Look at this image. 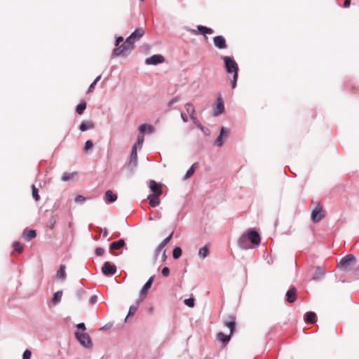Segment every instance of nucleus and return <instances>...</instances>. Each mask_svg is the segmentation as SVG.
Listing matches in <instances>:
<instances>
[{
	"label": "nucleus",
	"mask_w": 359,
	"mask_h": 359,
	"mask_svg": "<svg viewBox=\"0 0 359 359\" xmlns=\"http://www.w3.org/2000/svg\"><path fill=\"white\" fill-rule=\"evenodd\" d=\"M36 236V231L35 230H25L22 233V237L25 241H29Z\"/></svg>",
	"instance_id": "24"
},
{
	"label": "nucleus",
	"mask_w": 359,
	"mask_h": 359,
	"mask_svg": "<svg viewBox=\"0 0 359 359\" xmlns=\"http://www.w3.org/2000/svg\"><path fill=\"white\" fill-rule=\"evenodd\" d=\"M93 143L91 140H87L85 143V146H84V150L85 151H88L89 150H90L91 149H93Z\"/></svg>",
	"instance_id": "44"
},
{
	"label": "nucleus",
	"mask_w": 359,
	"mask_h": 359,
	"mask_svg": "<svg viewBox=\"0 0 359 359\" xmlns=\"http://www.w3.org/2000/svg\"><path fill=\"white\" fill-rule=\"evenodd\" d=\"M76 339L82 345L83 347L86 348H90L93 346V343L90 336L86 333H81L79 331L75 332L74 333Z\"/></svg>",
	"instance_id": "5"
},
{
	"label": "nucleus",
	"mask_w": 359,
	"mask_h": 359,
	"mask_svg": "<svg viewBox=\"0 0 359 359\" xmlns=\"http://www.w3.org/2000/svg\"><path fill=\"white\" fill-rule=\"evenodd\" d=\"M86 201V198L81 195H77L74 198V201L76 203L83 204Z\"/></svg>",
	"instance_id": "45"
},
{
	"label": "nucleus",
	"mask_w": 359,
	"mask_h": 359,
	"mask_svg": "<svg viewBox=\"0 0 359 359\" xmlns=\"http://www.w3.org/2000/svg\"><path fill=\"white\" fill-rule=\"evenodd\" d=\"M164 57L161 55H153L145 60V64L149 65H156L164 62Z\"/></svg>",
	"instance_id": "12"
},
{
	"label": "nucleus",
	"mask_w": 359,
	"mask_h": 359,
	"mask_svg": "<svg viewBox=\"0 0 359 359\" xmlns=\"http://www.w3.org/2000/svg\"><path fill=\"white\" fill-rule=\"evenodd\" d=\"M351 0H345L344 2V8H348L350 6V4H351Z\"/></svg>",
	"instance_id": "59"
},
{
	"label": "nucleus",
	"mask_w": 359,
	"mask_h": 359,
	"mask_svg": "<svg viewBox=\"0 0 359 359\" xmlns=\"http://www.w3.org/2000/svg\"><path fill=\"white\" fill-rule=\"evenodd\" d=\"M76 173L72 172V173H68V172H64L62 175L61 180L64 182L72 180Z\"/></svg>",
	"instance_id": "38"
},
{
	"label": "nucleus",
	"mask_w": 359,
	"mask_h": 359,
	"mask_svg": "<svg viewBox=\"0 0 359 359\" xmlns=\"http://www.w3.org/2000/svg\"><path fill=\"white\" fill-rule=\"evenodd\" d=\"M230 334L229 335L224 334L223 332H220L217 334L218 339L224 344H226L231 339Z\"/></svg>",
	"instance_id": "31"
},
{
	"label": "nucleus",
	"mask_w": 359,
	"mask_h": 359,
	"mask_svg": "<svg viewBox=\"0 0 359 359\" xmlns=\"http://www.w3.org/2000/svg\"><path fill=\"white\" fill-rule=\"evenodd\" d=\"M154 279V276H152L144 283V285H143L142 290L140 292V297L144 298L146 297L149 290L151 287V285L153 283Z\"/></svg>",
	"instance_id": "16"
},
{
	"label": "nucleus",
	"mask_w": 359,
	"mask_h": 359,
	"mask_svg": "<svg viewBox=\"0 0 359 359\" xmlns=\"http://www.w3.org/2000/svg\"><path fill=\"white\" fill-rule=\"evenodd\" d=\"M182 253V249L180 247H175L172 250V257L175 259H177L181 257Z\"/></svg>",
	"instance_id": "37"
},
{
	"label": "nucleus",
	"mask_w": 359,
	"mask_h": 359,
	"mask_svg": "<svg viewBox=\"0 0 359 359\" xmlns=\"http://www.w3.org/2000/svg\"><path fill=\"white\" fill-rule=\"evenodd\" d=\"M137 309H138V302L136 304L131 305L130 306L128 313L125 318L126 322L127 321V319L129 316H133L135 314V313L137 311Z\"/></svg>",
	"instance_id": "35"
},
{
	"label": "nucleus",
	"mask_w": 359,
	"mask_h": 359,
	"mask_svg": "<svg viewBox=\"0 0 359 359\" xmlns=\"http://www.w3.org/2000/svg\"><path fill=\"white\" fill-rule=\"evenodd\" d=\"M172 233H171L168 236L164 238L162 242L159 244V245L155 250V257H157L160 252L163 250V261H164L166 258L165 255V250H163L165 246L170 242L172 238Z\"/></svg>",
	"instance_id": "7"
},
{
	"label": "nucleus",
	"mask_w": 359,
	"mask_h": 359,
	"mask_svg": "<svg viewBox=\"0 0 359 359\" xmlns=\"http://www.w3.org/2000/svg\"><path fill=\"white\" fill-rule=\"evenodd\" d=\"M238 77V74L235 73V74L233 75V79L231 81V87L233 89L236 87Z\"/></svg>",
	"instance_id": "48"
},
{
	"label": "nucleus",
	"mask_w": 359,
	"mask_h": 359,
	"mask_svg": "<svg viewBox=\"0 0 359 359\" xmlns=\"http://www.w3.org/2000/svg\"><path fill=\"white\" fill-rule=\"evenodd\" d=\"M355 257L353 255L349 254L341 258L337 264V267L344 270L348 271L351 266L355 263Z\"/></svg>",
	"instance_id": "4"
},
{
	"label": "nucleus",
	"mask_w": 359,
	"mask_h": 359,
	"mask_svg": "<svg viewBox=\"0 0 359 359\" xmlns=\"http://www.w3.org/2000/svg\"><path fill=\"white\" fill-rule=\"evenodd\" d=\"M209 252V248L207 245L203 246V248H200L198 251V255L201 259H205Z\"/></svg>",
	"instance_id": "33"
},
{
	"label": "nucleus",
	"mask_w": 359,
	"mask_h": 359,
	"mask_svg": "<svg viewBox=\"0 0 359 359\" xmlns=\"http://www.w3.org/2000/svg\"><path fill=\"white\" fill-rule=\"evenodd\" d=\"M214 46L219 49H225L227 44L225 38L223 36H216L213 38Z\"/></svg>",
	"instance_id": "15"
},
{
	"label": "nucleus",
	"mask_w": 359,
	"mask_h": 359,
	"mask_svg": "<svg viewBox=\"0 0 359 359\" xmlns=\"http://www.w3.org/2000/svg\"><path fill=\"white\" fill-rule=\"evenodd\" d=\"M96 229L100 233H102L103 237H107L108 236V230L106 228L102 229L100 227H97Z\"/></svg>",
	"instance_id": "50"
},
{
	"label": "nucleus",
	"mask_w": 359,
	"mask_h": 359,
	"mask_svg": "<svg viewBox=\"0 0 359 359\" xmlns=\"http://www.w3.org/2000/svg\"><path fill=\"white\" fill-rule=\"evenodd\" d=\"M179 100H180V97L178 96H176V97H173L168 103V107H171L175 103L177 102Z\"/></svg>",
	"instance_id": "52"
},
{
	"label": "nucleus",
	"mask_w": 359,
	"mask_h": 359,
	"mask_svg": "<svg viewBox=\"0 0 359 359\" xmlns=\"http://www.w3.org/2000/svg\"><path fill=\"white\" fill-rule=\"evenodd\" d=\"M95 252L97 256L100 257L104 254V250L102 248H97Z\"/></svg>",
	"instance_id": "53"
},
{
	"label": "nucleus",
	"mask_w": 359,
	"mask_h": 359,
	"mask_svg": "<svg viewBox=\"0 0 359 359\" xmlns=\"http://www.w3.org/2000/svg\"><path fill=\"white\" fill-rule=\"evenodd\" d=\"M76 327L79 329V330H86V325L83 323H80L79 324L76 325Z\"/></svg>",
	"instance_id": "55"
},
{
	"label": "nucleus",
	"mask_w": 359,
	"mask_h": 359,
	"mask_svg": "<svg viewBox=\"0 0 359 359\" xmlns=\"http://www.w3.org/2000/svg\"><path fill=\"white\" fill-rule=\"evenodd\" d=\"M62 296V290L57 291L56 292H55L53 294V296L51 299V302L53 304H59L61 302Z\"/></svg>",
	"instance_id": "30"
},
{
	"label": "nucleus",
	"mask_w": 359,
	"mask_h": 359,
	"mask_svg": "<svg viewBox=\"0 0 359 359\" xmlns=\"http://www.w3.org/2000/svg\"><path fill=\"white\" fill-rule=\"evenodd\" d=\"M185 29L187 32H189L193 34H195V35L203 34L205 36L206 34H212L214 32V30L212 28H210V27H205V26H203L201 25H197V29H191V28H189V27H185Z\"/></svg>",
	"instance_id": "6"
},
{
	"label": "nucleus",
	"mask_w": 359,
	"mask_h": 359,
	"mask_svg": "<svg viewBox=\"0 0 359 359\" xmlns=\"http://www.w3.org/2000/svg\"><path fill=\"white\" fill-rule=\"evenodd\" d=\"M32 355V352L29 349H26L23 354H22V359H30Z\"/></svg>",
	"instance_id": "47"
},
{
	"label": "nucleus",
	"mask_w": 359,
	"mask_h": 359,
	"mask_svg": "<svg viewBox=\"0 0 359 359\" xmlns=\"http://www.w3.org/2000/svg\"><path fill=\"white\" fill-rule=\"evenodd\" d=\"M161 273H162V275H163L164 277H167V276H169V273H170V269H169L168 266H164V267L162 269Z\"/></svg>",
	"instance_id": "51"
},
{
	"label": "nucleus",
	"mask_w": 359,
	"mask_h": 359,
	"mask_svg": "<svg viewBox=\"0 0 359 359\" xmlns=\"http://www.w3.org/2000/svg\"><path fill=\"white\" fill-rule=\"evenodd\" d=\"M322 207L318 204L311 212V220L314 223L319 222L324 217Z\"/></svg>",
	"instance_id": "8"
},
{
	"label": "nucleus",
	"mask_w": 359,
	"mask_h": 359,
	"mask_svg": "<svg viewBox=\"0 0 359 359\" xmlns=\"http://www.w3.org/2000/svg\"><path fill=\"white\" fill-rule=\"evenodd\" d=\"M144 30L142 28H137L130 34V36L135 41H137L144 36Z\"/></svg>",
	"instance_id": "21"
},
{
	"label": "nucleus",
	"mask_w": 359,
	"mask_h": 359,
	"mask_svg": "<svg viewBox=\"0 0 359 359\" xmlns=\"http://www.w3.org/2000/svg\"><path fill=\"white\" fill-rule=\"evenodd\" d=\"M196 166H197V163H195L189 168V170L187 171V172L184 177V180H187L192 176V175L194 172L195 168Z\"/></svg>",
	"instance_id": "34"
},
{
	"label": "nucleus",
	"mask_w": 359,
	"mask_h": 359,
	"mask_svg": "<svg viewBox=\"0 0 359 359\" xmlns=\"http://www.w3.org/2000/svg\"><path fill=\"white\" fill-rule=\"evenodd\" d=\"M127 44L128 46L132 50L133 48L134 43L136 42L135 40L132 39L130 36H128L124 41Z\"/></svg>",
	"instance_id": "41"
},
{
	"label": "nucleus",
	"mask_w": 359,
	"mask_h": 359,
	"mask_svg": "<svg viewBox=\"0 0 359 359\" xmlns=\"http://www.w3.org/2000/svg\"><path fill=\"white\" fill-rule=\"evenodd\" d=\"M137 160L129 158V161L123 165V168L126 170L128 177H131L135 173L137 167Z\"/></svg>",
	"instance_id": "10"
},
{
	"label": "nucleus",
	"mask_w": 359,
	"mask_h": 359,
	"mask_svg": "<svg viewBox=\"0 0 359 359\" xmlns=\"http://www.w3.org/2000/svg\"><path fill=\"white\" fill-rule=\"evenodd\" d=\"M126 245L124 239H120L117 241L112 242L109 245V250H119Z\"/></svg>",
	"instance_id": "23"
},
{
	"label": "nucleus",
	"mask_w": 359,
	"mask_h": 359,
	"mask_svg": "<svg viewBox=\"0 0 359 359\" xmlns=\"http://www.w3.org/2000/svg\"><path fill=\"white\" fill-rule=\"evenodd\" d=\"M261 238L254 229H250L243 233L238 241V246L243 250H248L259 245Z\"/></svg>",
	"instance_id": "1"
},
{
	"label": "nucleus",
	"mask_w": 359,
	"mask_h": 359,
	"mask_svg": "<svg viewBox=\"0 0 359 359\" xmlns=\"http://www.w3.org/2000/svg\"><path fill=\"white\" fill-rule=\"evenodd\" d=\"M105 199L109 203H114L117 200V194H114L112 191L108 190L105 193Z\"/></svg>",
	"instance_id": "28"
},
{
	"label": "nucleus",
	"mask_w": 359,
	"mask_h": 359,
	"mask_svg": "<svg viewBox=\"0 0 359 359\" xmlns=\"http://www.w3.org/2000/svg\"><path fill=\"white\" fill-rule=\"evenodd\" d=\"M304 320L306 323H314L316 321V314L315 312L309 311L304 315Z\"/></svg>",
	"instance_id": "25"
},
{
	"label": "nucleus",
	"mask_w": 359,
	"mask_h": 359,
	"mask_svg": "<svg viewBox=\"0 0 359 359\" xmlns=\"http://www.w3.org/2000/svg\"><path fill=\"white\" fill-rule=\"evenodd\" d=\"M57 215H52L48 222V226L50 229H53L55 227V225L57 222Z\"/></svg>",
	"instance_id": "36"
},
{
	"label": "nucleus",
	"mask_w": 359,
	"mask_h": 359,
	"mask_svg": "<svg viewBox=\"0 0 359 359\" xmlns=\"http://www.w3.org/2000/svg\"><path fill=\"white\" fill-rule=\"evenodd\" d=\"M149 189L154 194V195L160 196L161 195L162 187L160 184L157 183L155 180H150L149 182Z\"/></svg>",
	"instance_id": "17"
},
{
	"label": "nucleus",
	"mask_w": 359,
	"mask_h": 359,
	"mask_svg": "<svg viewBox=\"0 0 359 359\" xmlns=\"http://www.w3.org/2000/svg\"><path fill=\"white\" fill-rule=\"evenodd\" d=\"M100 79H101V75H99L95 78V79L93 81V82H95V83H97Z\"/></svg>",
	"instance_id": "60"
},
{
	"label": "nucleus",
	"mask_w": 359,
	"mask_h": 359,
	"mask_svg": "<svg viewBox=\"0 0 359 359\" xmlns=\"http://www.w3.org/2000/svg\"><path fill=\"white\" fill-rule=\"evenodd\" d=\"M13 246L15 251H17L19 253H21L23 250L22 247L20 245L19 242H14L13 244Z\"/></svg>",
	"instance_id": "46"
},
{
	"label": "nucleus",
	"mask_w": 359,
	"mask_h": 359,
	"mask_svg": "<svg viewBox=\"0 0 359 359\" xmlns=\"http://www.w3.org/2000/svg\"><path fill=\"white\" fill-rule=\"evenodd\" d=\"M181 118L183 122L187 123L188 121V117L184 113H181Z\"/></svg>",
	"instance_id": "58"
},
{
	"label": "nucleus",
	"mask_w": 359,
	"mask_h": 359,
	"mask_svg": "<svg viewBox=\"0 0 359 359\" xmlns=\"http://www.w3.org/2000/svg\"><path fill=\"white\" fill-rule=\"evenodd\" d=\"M129 158L133 159V160H137V153L136 146H133Z\"/></svg>",
	"instance_id": "42"
},
{
	"label": "nucleus",
	"mask_w": 359,
	"mask_h": 359,
	"mask_svg": "<svg viewBox=\"0 0 359 359\" xmlns=\"http://www.w3.org/2000/svg\"><path fill=\"white\" fill-rule=\"evenodd\" d=\"M229 133V130L225 127H222L220 129L219 135L215 140V144L219 147H221L224 144L223 137L226 136Z\"/></svg>",
	"instance_id": "14"
},
{
	"label": "nucleus",
	"mask_w": 359,
	"mask_h": 359,
	"mask_svg": "<svg viewBox=\"0 0 359 359\" xmlns=\"http://www.w3.org/2000/svg\"><path fill=\"white\" fill-rule=\"evenodd\" d=\"M224 324L230 330V335H231L236 327V317L233 315H229L224 320Z\"/></svg>",
	"instance_id": "13"
},
{
	"label": "nucleus",
	"mask_w": 359,
	"mask_h": 359,
	"mask_svg": "<svg viewBox=\"0 0 359 359\" xmlns=\"http://www.w3.org/2000/svg\"><path fill=\"white\" fill-rule=\"evenodd\" d=\"M131 49L127 46L126 42H123L119 47L114 48L112 51L113 57H118L121 55L123 53Z\"/></svg>",
	"instance_id": "18"
},
{
	"label": "nucleus",
	"mask_w": 359,
	"mask_h": 359,
	"mask_svg": "<svg viewBox=\"0 0 359 359\" xmlns=\"http://www.w3.org/2000/svg\"><path fill=\"white\" fill-rule=\"evenodd\" d=\"M159 196L154 195V194H149L147 196V200L149 201V205L154 208L158 206L160 204V199L158 198Z\"/></svg>",
	"instance_id": "22"
},
{
	"label": "nucleus",
	"mask_w": 359,
	"mask_h": 359,
	"mask_svg": "<svg viewBox=\"0 0 359 359\" xmlns=\"http://www.w3.org/2000/svg\"><path fill=\"white\" fill-rule=\"evenodd\" d=\"M98 238H99V236H95V237L94 238V239H95V241H97V240H98Z\"/></svg>",
	"instance_id": "61"
},
{
	"label": "nucleus",
	"mask_w": 359,
	"mask_h": 359,
	"mask_svg": "<svg viewBox=\"0 0 359 359\" xmlns=\"http://www.w3.org/2000/svg\"><path fill=\"white\" fill-rule=\"evenodd\" d=\"M97 297L96 295H93L91 296V297L90 298V302L91 304H95L97 302Z\"/></svg>",
	"instance_id": "56"
},
{
	"label": "nucleus",
	"mask_w": 359,
	"mask_h": 359,
	"mask_svg": "<svg viewBox=\"0 0 359 359\" xmlns=\"http://www.w3.org/2000/svg\"><path fill=\"white\" fill-rule=\"evenodd\" d=\"M141 1H143L144 0H140Z\"/></svg>",
	"instance_id": "62"
},
{
	"label": "nucleus",
	"mask_w": 359,
	"mask_h": 359,
	"mask_svg": "<svg viewBox=\"0 0 359 359\" xmlns=\"http://www.w3.org/2000/svg\"><path fill=\"white\" fill-rule=\"evenodd\" d=\"M184 303L187 306L192 308L194 306V299L193 298H188L184 300Z\"/></svg>",
	"instance_id": "43"
},
{
	"label": "nucleus",
	"mask_w": 359,
	"mask_h": 359,
	"mask_svg": "<svg viewBox=\"0 0 359 359\" xmlns=\"http://www.w3.org/2000/svg\"><path fill=\"white\" fill-rule=\"evenodd\" d=\"M86 108V102L83 100L81 101L80 103L76 106V113L78 114H82Z\"/></svg>",
	"instance_id": "32"
},
{
	"label": "nucleus",
	"mask_w": 359,
	"mask_h": 359,
	"mask_svg": "<svg viewBox=\"0 0 359 359\" xmlns=\"http://www.w3.org/2000/svg\"><path fill=\"white\" fill-rule=\"evenodd\" d=\"M296 288L294 287H290L286 292L287 301L289 303H293L297 298Z\"/></svg>",
	"instance_id": "20"
},
{
	"label": "nucleus",
	"mask_w": 359,
	"mask_h": 359,
	"mask_svg": "<svg viewBox=\"0 0 359 359\" xmlns=\"http://www.w3.org/2000/svg\"><path fill=\"white\" fill-rule=\"evenodd\" d=\"M85 293V290L83 289H79L76 291V297L78 298L79 300H81L82 299V297L83 295V294Z\"/></svg>",
	"instance_id": "49"
},
{
	"label": "nucleus",
	"mask_w": 359,
	"mask_h": 359,
	"mask_svg": "<svg viewBox=\"0 0 359 359\" xmlns=\"http://www.w3.org/2000/svg\"><path fill=\"white\" fill-rule=\"evenodd\" d=\"M57 279L65 280L66 279L65 266L60 265V269L57 270L56 273Z\"/></svg>",
	"instance_id": "29"
},
{
	"label": "nucleus",
	"mask_w": 359,
	"mask_h": 359,
	"mask_svg": "<svg viewBox=\"0 0 359 359\" xmlns=\"http://www.w3.org/2000/svg\"><path fill=\"white\" fill-rule=\"evenodd\" d=\"M116 271V265L111 264L109 262H105L102 267V272L104 276L114 275Z\"/></svg>",
	"instance_id": "11"
},
{
	"label": "nucleus",
	"mask_w": 359,
	"mask_h": 359,
	"mask_svg": "<svg viewBox=\"0 0 359 359\" xmlns=\"http://www.w3.org/2000/svg\"><path fill=\"white\" fill-rule=\"evenodd\" d=\"M94 128V124L91 121H83L81 123L79 126V129L81 131L84 132L87 130L92 129Z\"/></svg>",
	"instance_id": "26"
},
{
	"label": "nucleus",
	"mask_w": 359,
	"mask_h": 359,
	"mask_svg": "<svg viewBox=\"0 0 359 359\" xmlns=\"http://www.w3.org/2000/svg\"><path fill=\"white\" fill-rule=\"evenodd\" d=\"M95 85H96L95 82H93V83L90 85V86H89V88H88V93L92 92V91L94 90Z\"/></svg>",
	"instance_id": "57"
},
{
	"label": "nucleus",
	"mask_w": 359,
	"mask_h": 359,
	"mask_svg": "<svg viewBox=\"0 0 359 359\" xmlns=\"http://www.w3.org/2000/svg\"><path fill=\"white\" fill-rule=\"evenodd\" d=\"M32 197L36 201H39L40 199V196L39 195V190L38 189L34 186H32Z\"/></svg>",
	"instance_id": "39"
},
{
	"label": "nucleus",
	"mask_w": 359,
	"mask_h": 359,
	"mask_svg": "<svg viewBox=\"0 0 359 359\" xmlns=\"http://www.w3.org/2000/svg\"><path fill=\"white\" fill-rule=\"evenodd\" d=\"M123 41V36H118L116 38L115 46H118L121 42Z\"/></svg>",
	"instance_id": "54"
},
{
	"label": "nucleus",
	"mask_w": 359,
	"mask_h": 359,
	"mask_svg": "<svg viewBox=\"0 0 359 359\" xmlns=\"http://www.w3.org/2000/svg\"><path fill=\"white\" fill-rule=\"evenodd\" d=\"M143 142H144V136L139 135L136 143L133 146H136V149H137V148L141 149L142 147Z\"/></svg>",
	"instance_id": "40"
},
{
	"label": "nucleus",
	"mask_w": 359,
	"mask_h": 359,
	"mask_svg": "<svg viewBox=\"0 0 359 359\" xmlns=\"http://www.w3.org/2000/svg\"><path fill=\"white\" fill-rule=\"evenodd\" d=\"M325 274V271L324 269L320 266H317L313 274L311 280L316 282L320 281L324 278Z\"/></svg>",
	"instance_id": "19"
},
{
	"label": "nucleus",
	"mask_w": 359,
	"mask_h": 359,
	"mask_svg": "<svg viewBox=\"0 0 359 359\" xmlns=\"http://www.w3.org/2000/svg\"><path fill=\"white\" fill-rule=\"evenodd\" d=\"M184 108L188 114H189L190 118L193 121V123L196 125V126L201 130V131L206 136L210 135V130L208 128L204 127L198 118L195 116V109L193 107L192 104L190 102H187L184 105Z\"/></svg>",
	"instance_id": "2"
},
{
	"label": "nucleus",
	"mask_w": 359,
	"mask_h": 359,
	"mask_svg": "<svg viewBox=\"0 0 359 359\" xmlns=\"http://www.w3.org/2000/svg\"><path fill=\"white\" fill-rule=\"evenodd\" d=\"M222 60L224 61V67L228 74H238V66L236 62L232 57L223 56Z\"/></svg>",
	"instance_id": "3"
},
{
	"label": "nucleus",
	"mask_w": 359,
	"mask_h": 359,
	"mask_svg": "<svg viewBox=\"0 0 359 359\" xmlns=\"http://www.w3.org/2000/svg\"><path fill=\"white\" fill-rule=\"evenodd\" d=\"M139 131L140 133H153L154 132V128L151 125L144 123L139 127Z\"/></svg>",
	"instance_id": "27"
},
{
	"label": "nucleus",
	"mask_w": 359,
	"mask_h": 359,
	"mask_svg": "<svg viewBox=\"0 0 359 359\" xmlns=\"http://www.w3.org/2000/svg\"><path fill=\"white\" fill-rule=\"evenodd\" d=\"M224 112V104L221 97H218L213 107L212 115L218 116Z\"/></svg>",
	"instance_id": "9"
}]
</instances>
